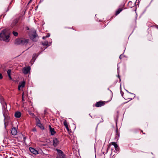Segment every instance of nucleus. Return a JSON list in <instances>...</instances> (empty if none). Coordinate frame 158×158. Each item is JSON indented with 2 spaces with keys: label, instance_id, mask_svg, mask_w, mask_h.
Segmentation results:
<instances>
[{
  "label": "nucleus",
  "instance_id": "f257e3e1",
  "mask_svg": "<svg viewBox=\"0 0 158 158\" xmlns=\"http://www.w3.org/2000/svg\"><path fill=\"white\" fill-rule=\"evenodd\" d=\"M10 34L6 29L2 30L0 33V40L9 42L10 41Z\"/></svg>",
  "mask_w": 158,
  "mask_h": 158
},
{
  "label": "nucleus",
  "instance_id": "f03ea898",
  "mask_svg": "<svg viewBox=\"0 0 158 158\" xmlns=\"http://www.w3.org/2000/svg\"><path fill=\"white\" fill-rule=\"evenodd\" d=\"M117 144L115 142H111L108 145H107V148L103 147L102 149V151L103 154L100 157H102L101 158H105V154H106L108 152V150L110 148L111 145H112L114 147Z\"/></svg>",
  "mask_w": 158,
  "mask_h": 158
},
{
  "label": "nucleus",
  "instance_id": "7ed1b4c3",
  "mask_svg": "<svg viewBox=\"0 0 158 158\" xmlns=\"http://www.w3.org/2000/svg\"><path fill=\"white\" fill-rule=\"evenodd\" d=\"M29 35L30 38L34 42L37 41L38 37L35 30L31 29L30 30Z\"/></svg>",
  "mask_w": 158,
  "mask_h": 158
},
{
  "label": "nucleus",
  "instance_id": "20e7f679",
  "mask_svg": "<svg viewBox=\"0 0 158 158\" xmlns=\"http://www.w3.org/2000/svg\"><path fill=\"white\" fill-rule=\"evenodd\" d=\"M2 105V110H3V114L4 117V120H5L4 122V124L5 127H6V122H8V120L10 119V118L8 116L7 114V104L6 103V104H4Z\"/></svg>",
  "mask_w": 158,
  "mask_h": 158
},
{
  "label": "nucleus",
  "instance_id": "39448f33",
  "mask_svg": "<svg viewBox=\"0 0 158 158\" xmlns=\"http://www.w3.org/2000/svg\"><path fill=\"white\" fill-rule=\"evenodd\" d=\"M20 22H21V20ZM23 24V26L20 27V33L24 34L27 33V31L29 30V29L26 25H24V23L20 22V25H22Z\"/></svg>",
  "mask_w": 158,
  "mask_h": 158
},
{
  "label": "nucleus",
  "instance_id": "423d86ee",
  "mask_svg": "<svg viewBox=\"0 0 158 158\" xmlns=\"http://www.w3.org/2000/svg\"><path fill=\"white\" fill-rule=\"evenodd\" d=\"M56 150L57 152L56 158H66L65 155L61 150L56 149Z\"/></svg>",
  "mask_w": 158,
  "mask_h": 158
},
{
  "label": "nucleus",
  "instance_id": "0eeeda50",
  "mask_svg": "<svg viewBox=\"0 0 158 158\" xmlns=\"http://www.w3.org/2000/svg\"><path fill=\"white\" fill-rule=\"evenodd\" d=\"M111 98L107 101H100L99 102H97L95 104V106L96 107H100L104 106L106 103L110 101Z\"/></svg>",
  "mask_w": 158,
  "mask_h": 158
},
{
  "label": "nucleus",
  "instance_id": "6e6552de",
  "mask_svg": "<svg viewBox=\"0 0 158 158\" xmlns=\"http://www.w3.org/2000/svg\"><path fill=\"white\" fill-rule=\"evenodd\" d=\"M30 70L31 68L30 66H28L23 68L22 72L24 74H27L30 72Z\"/></svg>",
  "mask_w": 158,
  "mask_h": 158
},
{
  "label": "nucleus",
  "instance_id": "1a4fd4ad",
  "mask_svg": "<svg viewBox=\"0 0 158 158\" xmlns=\"http://www.w3.org/2000/svg\"><path fill=\"white\" fill-rule=\"evenodd\" d=\"M29 40L28 39L20 38V45L26 46L28 44Z\"/></svg>",
  "mask_w": 158,
  "mask_h": 158
},
{
  "label": "nucleus",
  "instance_id": "9d476101",
  "mask_svg": "<svg viewBox=\"0 0 158 158\" xmlns=\"http://www.w3.org/2000/svg\"><path fill=\"white\" fill-rule=\"evenodd\" d=\"M19 19L20 18L18 17V18L14 19L12 22L11 25V27H13L14 26H16L19 21Z\"/></svg>",
  "mask_w": 158,
  "mask_h": 158
},
{
  "label": "nucleus",
  "instance_id": "9b49d317",
  "mask_svg": "<svg viewBox=\"0 0 158 158\" xmlns=\"http://www.w3.org/2000/svg\"><path fill=\"white\" fill-rule=\"evenodd\" d=\"M115 138L116 139L118 140V139L119 135H120V132L119 130H118L117 126L116 125V128L115 130Z\"/></svg>",
  "mask_w": 158,
  "mask_h": 158
},
{
  "label": "nucleus",
  "instance_id": "f8f14e48",
  "mask_svg": "<svg viewBox=\"0 0 158 158\" xmlns=\"http://www.w3.org/2000/svg\"><path fill=\"white\" fill-rule=\"evenodd\" d=\"M59 143V140L57 138H54L53 140V144L55 147H56Z\"/></svg>",
  "mask_w": 158,
  "mask_h": 158
},
{
  "label": "nucleus",
  "instance_id": "ddd939ff",
  "mask_svg": "<svg viewBox=\"0 0 158 158\" xmlns=\"http://www.w3.org/2000/svg\"><path fill=\"white\" fill-rule=\"evenodd\" d=\"M127 91L128 93L132 95H133V96H132V97H131V98L127 97L125 96V97H124V98L125 99H127V100L129 99V101H130V100H132L135 97V94L132 93H130V92H129L127 90Z\"/></svg>",
  "mask_w": 158,
  "mask_h": 158
},
{
  "label": "nucleus",
  "instance_id": "4468645a",
  "mask_svg": "<svg viewBox=\"0 0 158 158\" xmlns=\"http://www.w3.org/2000/svg\"><path fill=\"white\" fill-rule=\"evenodd\" d=\"M49 127L51 135H54L56 133V132L55 131L54 129L52 128L50 125H49Z\"/></svg>",
  "mask_w": 158,
  "mask_h": 158
},
{
  "label": "nucleus",
  "instance_id": "2eb2a0df",
  "mask_svg": "<svg viewBox=\"0 0 158 158\" xmlns=\"http://www.w3.org/2000/svg\"><path fill=\"white\" fill-rule=\"evenodd\" d=\"M11 133L13 135H15L17 134V131L16 127H13L12 128Z\"/></svg>",
  "mask_w": 158,
  "mask_h": 158
},
{
  "label": "nucleus",
  "instance_id": "dca6fc26",
  "mask_svg": "<svg viewBox=\"0 0 158 158\" xmlns=\"http://www.w3.org/2000/svg\"><path fill=\"white\" fill-rule=\"evenodd\" d=\"M30 151L34 154L36 155L38 153V152L34 148L30 147L29 148Z\"/></svg>",
  "mask_w": 158,
  "mask_h": 158
},
{
  "label": "nucleus",
  "instance_id": "f3484780",
  "mask_svg": "<svg viewBox=\"0 0 158 158\" xmlns=\"http://www.w3.org/2000/svg\"><path fill=\"white\" fill-rule=\"evenodd\" d=\"M26 82V80L24 79H23V80L20 82V88H23L25 87Z\"/></svg>",
  "mask_w": 158,
  "mask_h": 158
},
{
  "label": "nucleus",
  "instance_id": "a211bd4d",
  "mask_svg": "<svg viewBox=\"0 0 158 158\" xmlns=\"http://www.w3.org/2000/svg\"><path fill=\"white\" fill-rule=\"evenodd\" d=\"M37 126L40 127L41 129L43 130L44 129V126L40 123V121L38 120V121L37 122Z\"/></svg>",
  "mask_w": 158,
  "mask_h": 158
},
{
  "label": "nucleus",
  "instance_id": "6ab92c4d",
  "mask_svg": "<svg viewBox=\"0 0 158 158\" xmlns=\"http://www.w3.org/2000/svg\"><path fill=\"white\" fill-rule=\"evenodd\" d=\"M15 44L16 45L20 44V39L18 38L15 40Z\"/></svg>",
  "mask_w": 158,
  "mask_h": 158
},
{
  "label": "nucleus",
  "instance_id": "aec40b11",
  "mask_svg": "<svg viewBox=\"0 0 158 158\" xmlns=\"http://www.w3.org/2000/svg\"><path fill=\"white\" fill-rule=\"evenodd\" d=\"M15 116L16 118H20V111H18L16 112L15 114Z\"/></svg>",
  "mask_w": 158,
  "mask_h": 158
},
{
  "label": "nucleus",
  "instance_id": "412c9836",
  "mask_svg": "<svg viewBox=\"0 0 158 158\" xmlns=\"http://www.w3.org/2000/svg\"><path fill=\"white\" fill-rule=\"evenodd\" d=\"M122 8H119L116 11V13H115V15H118L123 10Z\"/></svg>",
  "mask_w": 158,
  "mask_h": 158
},
{
  "label": "nucleus",
  "instance_id": "4be33fe9",
  "mask_svg": "<svg viewBox=\"0 0 158 158\" xmlns=\"http://www.w3.org/2000/svg\"><path fill=\"white\" fill-rule=\"evenodd\" d=\"M42 44L44 46H47L46 48L50 45L48 44V41H45L44 42H42Z\"/></svg>",
  "mask_w": 158,
  "mask_h": 158
},
{
  "label": "nucleus",
  "instance_id": "5701e85b",
  "mask_svg": "<svg viewBox=\"0 0 158 158\" xmlns=\"http://www.w3.org/2000/svg\"><path fill=\"white\" fill-rule=\"evenodd\" d=\"M63 124L64 126L66 128H68V125L67 123V122L66 120H65L63 123Z\"/></svg>",
  "mask_w": 158,
  "mask_h": 158
},
{
  "label": "nucleus",
  "instance_id": "b1692460",
  "mask_svg": "<svg viewBox=\"0 0 158 158\" xmlns=\"http://www.w3.org/2000/svg\"><path fill=\"white\" fill-rule=\"evenodd\" d=\"M114 148L115 150L117 152H118L119 150V147L118 146V145L117 144L116 145H115V146H114Z\"/></svg>",
  "mask_w": 158,
  "mask_h": 158
},
{
  "label": "nucleus",
  "instance_id": "393cba45",
  "mask_svg": "<svg viewBox=\"0 0 158 158\" xmlns=\"http://www.w3.org/2000/svg\"><path fill=\"white\" fill-rule=\"evenodd\" d=\"M138 130H138V129H135L134 130V132L135 133H137V131H138ZM139 130L141 131V132H142V134H145V133H144L142 130Z\"/></svg>",
  "mask_w": 158,
  "mask_h": 158
},
{
  "label": "nucleus",
  "instance_id": "a878e982",
  "mask_svg": "<svg viewBox=\"0 0 158 158\" xmlns=\"http://www.w3.org/2000/svg\"><path fill=\"white\" fill-rule=\"evenodd\" d=\"M50 36V35L48 33V34L46 35V36H44L43 37V40H45L46 38H48V37H49V36Z\"/></svg>",
  "mask_w": 158,
  "mask_h": 158
},
{
  "label": "nucleus",
  "instance_id": "bb28decb",
  "mask_svg": "<svg viewBox=\"0 0 158 158\" xmlns=\"http://www.w3.org/2000/svg\"><path fill=\"white\" fill-rule=\"evenodd\" d=\"M89 116H90V117H91L92 118H95V117H96V118H99V117L97 115H93V116H92L90 114H89Z\"/></svg>",
  "mask_w": 158,
  "mask_h": 158
},
{
  "label": "nucleus",
  "instance_id": "cd10ccee",
  "mask_svg": "<svg viewBox=\"0 0 158 158\" xmlns=\"http://www.w3.org/2000/svg\"><path fill=\"white\" fill-rule=\"evenodd\" d=\"M4 100L3 97L0 94V102L4 101Z\"/></svg>",
  "mask_w": 158,
  "mask_h": 158
},
{
  "label": "nucleus",
  "instance_id": "c85d7f7f",
  "mask_svg": "<svg viewBox=\"0 0 158 158\" xmlns=\"http://www.w3.org/2000/svg\"><path fill=\"white\" fill-rule=\"evenodd\" d=\"M13 34L15 36H18V33L16 31H13Z\"/></svg>",
  "mask_w": 158,
  "mask_h": 158
},
{
  "label": "nucleus",
  "instance_id": "c756f323",
  "mask_svg": "<svg viewBox=\"0 0 158 158\" xmlns=\"http://www.w3.org/2000/svg\"><path fill=\"white\" fill-rule=\"evenodd\" d=\"M11 70L10 69H8L7 71V73L8 74V75H11Z\"/></svg>",
  "mask_w": 158,
  "mask_h": 158
},
{
  "label": "nucleus",
  "instance_id": "7c9ffc66",
  "mask_svg": "<svg viewBox=\"0 0 158 158\" xmlns=\"http://www.w3.org/2000/svg\"><path fill=\"white\" fill-rule=\"evenodd\" d=\"M119 69V67H118V68H117L118 73V78H119V81H121V79H120V76L119 75V70H118Z\"/></svg>",
  "mask_w": 158,
  "mask_h": 158
},
{
  "label": "nucleus",
  "instance_id": "2f4dec72",
  "mask_svg": "<svg viewBox=\"0 0 158 158\" xmlns=\"http://www.w3.org/2000/svg\"><path fill=\"white\" fill-rule=\"evenodd\" d=\"M0 102L2 105H3L4 104H6V102L5 101H2V102Z\"/></svg>",
  "mask_w": 158,
  "mask_h": 158
},
{
  "label": "nucleus",
  "instance_id": "473e14b6",
  "mask_svg": "<svg viewBox=\"0 0 158 158\" xmlns=\"http://www.w3.org/2000/svg\"><path fill=\"white\" fill-rule=\"evenodd\" d=\"M22 135L23 136V141H24V143H25V140L26 137H25L24 136H23V135H22Z\"/></svg>",
  "mask_w": 158,
  "mask_h": 158
},
{
  "label": "nucleus",
  "instance_id": "72a5a7b5",
  "mask_svg": "<svg viewBox=\"0 0 158 158\" xmlns=\"http://www.w3.org/2000/svg\"><path fill=\"white\" fill-rule=\"evenodd\" d=\"M24 93L23 92V94H22V99L23 101H24Z\"/></svg>",
  "mask_w": 158,
  "mask_h": 158
},
{
  "label": "nucleus",
  "instance_id": "f704fd0d",
  "mask_svg": "<svg viewBox=\"0 0 158 158\" xmlns=\"http://www.w3.org/2000/svg\"><path fill=\"white\" fill-rule=\"evenodd\" d=\"M3 78V76L2 74L0 73V79H2Z\"/></svg>",
  "mask_w": 158,
  "mask_h": 158
},
{
  "label": "nucleus",
  "instance_id": "c9c22d12",
  "mask_svg": "<svg viewBox=\"0 0 158 158\" xmlns=\"http://www.w3.org/2000/svg\"><path fill=\"white\" fill-rule=\"evenodd\" d=\"M33 56H34V57H33V58H32V60H34V61H35V56L36 57V54H35V55L34 54L33 55Z\"/></svg>",
  "mask_w": 158,
  "mask_h": 158
},
{
  "label": "nucleus",
  "instance_id": "e433bc0d",
  "mask_svg": "<svg viewBox=\"0 0 158 158\" xmlns=\"http://www.w3.org/2000/svg\"><path fill=\"white\" fill-rule=\"evenodd\" d=\"M20 82L18 83V89L19 91H20Z\"/></svg>",
  "mask_w": 158,
  "mask_h": 158
},
{
  "label": "nucleus",
  "instance_id": "4c0bfd02",
  "mask_svg": "<svg viewBox=\"0 0 158 158\" xmlns=\"http://www.w3.org/2000/svg\"><path fill=\"white\" fill-rule=\"evenodd\" d=\"M8 76V77H9L10 79V80L12 79V78H11V75H9Z\"/></svg>",
  "mask_w": 158,
  "mask_h": 158
},
{
  "label": "nucleus",
  "instance_id": "58836bf2",
  "mask_svg": "<svg viewBox=\"0 0 158 158\" xmlns=\"http://www.w3.org/2000/svg\"><path fill=\"white\" fill-rule=\"evenodd\" d=\"M132 4V2L131 1H130L129 2L128 4L129 5H131V4Z\"/></svg>",
  "mask_w": 158,
  "mask_h": 158
},
{
  "label": "nucleus",
  "instance_id": "ea45409f",
  "mask_svg": "<svg viewBox=\"0 0 158 158\" xmlns=\"http://www.w3.org/2000/svg\"><path fill=\"white\" fill-rule=\"evenodd\" d=\"M123 56V54H121L120 56H119V59H122V56Z\"/></svg>",
  "mask_w": 158,
  "mask_h": 158
},
{
  "label": "nucleus",
  "instance_id": "a19ab883",
  "mask_svg": "<svg viewBox=\"0 0 158 158\" xmlns=\"http://www.w3.org/2000/svg\"><path fill=\"white\" fill-rule=\"evenodd\" d=\"M68 131V132H69V127H68V128H66Z\"/></svg>",
  "mask_w": 158,
  "mask_h": 158
},
{
  "label": "nucleus",
  "instance_id": "79ce46f5",
  "mask_svg": "<svg viewBox=\"0 0 158 158\" xmlns=\"http://www.w3.org/2000/svg\"><path fill=\"white\" fill-rule=\"evenodd\" d=\"M29 114H30L31 115V116H33V115H34V114L32 113H29Z\"/></svg>",
  "mask_w": 158,
  "mask_h": 158
},
{
  "label": "nucleus",
  "instance_id": "37998d69",
  "mask_svg": "<svg viewBox=\"0 0 158 158\" xmlns=\"http://www.w3.org/2000/svg\"><path fill=\"white\" fill-rule=\"evenodd\" d=\"M71 28V29H73V30H75V31L76 30V29H74V28H73V27H72V28Z\"/></svg>",
  "mask_w": 158,
  "mask_h": 158
},
{
  "label": "nucleus",
  "instance_id": "c03bdc74",
  "mask_svg": "<svg viewBox=\"0 0 158 158\" xmlns=\"http://www.w3.org/2000/svg\"><path fill=\"white\" fill-rule=\"evenodd\" d=\"M32 1V0H30V1H29L28 3H31Z\"/></svg>",
  "mask_w": 158,
  "mask_h": 158
},
{
  "label": "nucleus",
  "instance_id": "a18cd8bd",
  "mask_svg": "<svg viewBox=\"0 0 158 158\" xmlns=\"http://www.w3.org/2000/svg\"><path fill=\"white\" fill-rule=\"evenodd\" d=\"M33 131H36V129H33Z\"/></svg>",
  "mask_w": 158,
  "mask_h": 158
},
{
  "label": "nucleus",
  "instance_id": "49530a36",
  "mask_svg": "<svg viewBox=\"0 0 158 158\" xmlns=\"http://www.w3.org/2000/svg\"><path fill=\"white\" fill-rule=\"evenodd\" d=\"M24 18H25V17H24V16H23V18H22V19L21 20H22L23 19H24Z\"/></svg>",
  "mask_w": 158,
  "mask_h": 158
},
{
  "label": "nucleus",
  "instance_id": "de8ad7c7",
  "mask_svg": "<svg viewBox=\"0 0 158 158\" xmlns=\"http://www.w3.org/2000/svg\"><path fill=\"white\" fill-rule=\"evenodd\" d=\"M112 152L110 154V155H112Z\"/></svg>",
  "mask_w": 158,
  "mask_h": 158
},
{
  "label": "nucleus",
  "instance_id": "09e8293b",
  "mask_svg": "<svg viewBox=\"0 0 158 158\" xmlns=\"http://www.w3.org/2000/svg\"><path fill=\"white\" fill-rule=\"evenodd\" d=\"M108 90L110 91L111 93H112V91L110 90L109 89H108Z\"/></svg>",
  "mask_w": 158,
  "mask_h": 158
},
{
  "label": "nucleus",
  "instance_id": "8fccbe9b",
  "mask_svg": "<svg viewBox=\"0 0 158 158\" xmlns=\"http://www.w3.org/2000/svg\"><path fill=\"white\" fill-rule=\"evenodd\" d=\"M123 93H121V94H122V96H123Z\"/></svg>",
  "mask_w": 158,
  "mask_h": 158
},
{
  "label": "nucleus",
  "instance_id": "3c124183",
  "mask_svg": "<svg viewBox=\"0 0 158 158\" xmlns=\"http://www.w3.org/2000/svg\"><path fill=\"white\" fill-rule=\"evenodd\" d=\"M17 82V83H18V81H16V82Z\"/></svg>",
  "mask_w": 158,
  "mask_h": 158
},
{
  "label": "nucleus",
  "instance_id": "603ef678",
  "mask_svg": "<svg viewBox=\"0 0 158 158\" xmlns=\"http://www.w3.org/2000/svg\"><path fill=\"white\" fill-rule=\"evenodd\" d=\"M133 6H130V7L131 8H132Z\"/></svg>",
  "mask_w": 158,
  "mask_h": 158
},
{
  "label": "nucleus",
  "instance_id": "864d4df0",
  "mask_svg": "<svg viewBox=\"0 0 158 158\" xmlns=\"http://www.w3.org/2000/svg\"><path fill=\"white\" fill-rule=\"evenodd\" d=\"M20 116H21V113H20Z\"/></svg>",
  "mask_w": 158,
  "mask_h": 158
},
{
  "label": "nucleus",
  "instance_id": "5fc2aeb1",
  "mask_svg": "<svg viewBox=\"0 0 158 158\" xmlns=\"http://www.w3.org/2000/svg\"><path fill=\"white\" fill-rule=\"evenodd\" d=\"M25 12H24V14H25Z\"/></svg>",
  "mask_w": 158,
  "mask_h": 158
},
{
  "label": "nucleus",
  "instance_id": "6e6d98bb",
  "mask_svg": "<svg viewBox=\"0 0 158 158\" xmlns=\"http://www.w3.org/2000/svg\"><path fill=\"white\" fill-rule=\"evenodd\" d=\"M114 154L113 155V156H114Z\"/></svg>",
  "mask_w": 158,
  "mask_h": 158
},
{
  "label": "nucleus",
  "instance_id": "4d7b16f0",
  "mask_svg": "<svg viewBox=\"0 0 158 158\" xmlns=\"http://www.w3.org/2000/svg\"><path fill=\"white\" fill-rule=\"evenodd\" d=\"M157 28L158 29V27H157Z\"/></svg>",
  "mask_w": 158,
  "mask_h": 158
}]
</instances>
